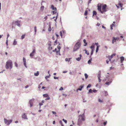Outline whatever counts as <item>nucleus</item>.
I'll use <instances>...</instances> for the list:
<instances>
[{
    "label": "nucleus",
    "instance_id": "13",
    "mask_svg": "<svg viewBox=\"0 0 126 126\" xmlns=\"http://www.w3.org/2000/svg\"><path fill=\"white\" fill-rule=\"evenodd\" d=\"M113 56H107L106 57L109 58V61L111 62V59L113 57Z\"/></svg>",
    "mask_w": 126,
    "mask_h": 126
},
{
    "label": "nucleus",
    "instance_id": "17",
    "mask_svg": "<svg viewBox=\"0 0 126 126\" xmlns=\"http://www.w3.org/2000/svg\"><path fill=\"white\" fill-rule=\"evenodd\" d=\"M116 39V38L113 37L112 38V43L113 44L114 42H115L116 40V39Z\"/></svg>",
    "mask_w": 126,
    "mask_h": 126
},
{
    "label": "nucleus",
    "instance_id": "58",
    "mask_svg": "<svg viewBox=\"0 0 126 126\" xmlns=\"http://www.w3.org/2000/svg\"><path fill=\"white\" fill-rule=\"evenodd\" d=\"M15 66H16V67H17L18 66V65H17V63H16L15 62Z\"/></svg>",
    "mask_w": 126,
    "mask_h": 126
},
{
    "label": "nucleus",
    "instance_id": "21",
    "mask_svg": "<svg viewBox=\"0 0 126 126\" xmlns=\"http://www.w3.org/2000/svg\"><path fill=\"white\" fill-rule=\"evenodd\" d=\"M4 121L5 123L7 125V124L8 122V120L5 118H4Z\"/></svg>",
    "mask_w": 126,
    "mask_h": 126
},
{
    "label": "nucleus",
    "instance_id": "2",
    "mask_svg": "<svg viewBox=\"0 0 126 126\" xmlns=\"http://www.w3.org/2000/svg\"><path fill=\"white\" fill-rule=\"evenodd\" d=\"M13 67V64L12 61L9 60L7 61L6 63L5 68L6 69H8L10 67V69L11 70Z\"/></svg>",
    "mask_w": 126,
    "mask_h": 126
},
{
    "label": "nucleus",
    "instance_id": "11",
    "mask_svg": "<svg viewBox=\"0 0 126 126\" xmlns=\"http://www.w3.org/2000/svg\"><path fill=\"white\" fill-rule=\"evenodd\" d=\"M29 103L30 105V107H31L33 105V100H30L29 101Z\"/></svg>",
    "mask_w": 126,
    "mask_h": 126
},
{
    "label": "nucleus",
    "instance_id": "14",
    "mask_svg": "<svg viewBox=\"0 0 126 126\" xmlns=\"http://www.w3.org/2000/svg\"><path fill=\"white\" fill-rule=\"evenodd\" d=\"M90 57L91 58L89 60L88 62V63L89 64H90L91 63V61L92 60V58H91V56H90Z\"/></svg>",
    "mask_w": 126,
    "mask_h": 126
},
{
    "label": "nucleus",
    "instance_id": "10",
    "mask_svg": "<svg viewBox=\"0 0 126 126\" xmlns=\"http://www.w3.org/2000/svg\"><path fill=\"white\" fill-rule=\"evenodd\" d=\"M84 86V84H83L81 86H80L79 88L77 89V90H79L81 91L82 90V89L83 88Z\"/></svg>",
    "mask_w": 126,
    "mask_h": 126
},
{
    "label": "nucleus",
    "instance_id": "56",
    "mask_svg": "<svg viewBox=\"0 0 126 126\" xmlns=\"http://www.w3.org/2000/svg\"><path fill=\"white\" fill-rule=\"evenodd\" d=\"M6 44L7 45H8V39H7V40H6Z\"/></svg>",
    "mask_w": 126,
    "mask_h": 126
},
{
    "label": "nucleus",
    "instance_id": "18",
    "mask_svg": "<svg viewBox=\"0 0 126 126\" xmlns=\"http://www.w3.org/2000/svg\"><path fill=\"white\" fill-rule=\"evenodd\" d=\"M12 121V119L10 120H8V122L7 124V125H9L11 123Z\"/></svg>",
    "mask_w": 126,
    "mask_h": 126
},
{
    "label": "nucleus",
    "instance_id": "50",
    "mask_svg": "<svg viewBox=\"0 0 126 126\" xmlns=\"http://www.w3.org/2000/svg\"><path fill=\"white\" fill-rule=\"evenodd\" d=\"M63 90V87H60V88L59 89V90L60 91H61V90Z\"/></svg>",
    "mask_w": 126,
    "mask_h": 126
},
{
    "label": "nucleus",
    "instance_id": "4",
    "mask_svg": "<svg viewBox=\"0 0 126 126\" xmlns=\"http://www.w3.org/2000/svg\"><path fill=\"white\" fill-rule=\"evenodd\" d=\"M20 21L18 20H17L15 22H13L12 23V24H15L17 26H18L20 27Z\"/></svg>",
    "mask_w": 126,
    "mask_h": 126
},
{
    "label": "nucleus",
    "instance_id": "31",
    "mask_svg": "<svg viewBox=\"0 0 126 126\" xmlns=\"http://www.w3.org/2000/svg\"><path fill=\"white\" fill-rule=\"evenodd\" d=\"M84 76L86 79H87L88 78V75L86 73H85L84 74Z\"/></svg>",
    "mask_w": 126,
    "mask_h": 126
},
{
    "label": "nucleus",
    "instance_id": "59",
    "mask_svg": "<svg viewBox=\"0 0 126 126\" xmlns=\"http://www.w3.org/2000/svg\"><path fill=\"white\" fill-rule=\"evenodd\" d=\"M99 11L102 14H103L104 12V11H102L101 10L100 11Z\"/></svg>",
    "mask_w": 126,
    "mask_h": 126
},
{
    "label": "nucleus",
    "instance_id": "62",
    "mask_svg": "<svg viewBox=\"0 0 126 126\" xmlns=\"http://www.w3.org/2000/svg\"><path fill=\"white\" fill-rule=\"evenodd\" d=\"M54 78L55 79H58V77H56L55 76H54Z\"/></svg>",
    "mask_w": 126,
    "mask_h": 126
},
{
    "label": "nucleus",
    "instance_id": "23",
    "mask_svg": "<svg viewBox=\"0 0 126 126\" xmlns=\"http://www.w3.org/2000/svg\"><path fill=\"white\" fill-rule=\"evenodd\" d=\"M35 49H33L32 52L29 55H33V54L35 52Z\"/></svg>",
    "mask_w": 126,
    "mask_h": 126
},
{
    "label": "nucleus",
    "instance_id": "48",
    "mask_svg": "<svg viewBox=\"0 0 126 126\" xmlns=\"http://www.w3.org/2000/svg\"><path fill=\"white\" fill-rule=\"evenodd\" d=\"M48 31H51V27H50V26L49 27V28H48Z\"/></svg>",
    "mask_w": 126,
    "mask_h": 126
},
{
    "label": "nucleus",
    "instance_id": "26",
    "mask_svg": "<svg viewBox=\"0 0 126 126\" xmlns=\"http://www.w3.org/2000/svg\"><path fill=\"white\" fill-rule=\"evenodd\" d=\"M93 90H92L91 89H90L89 90L88 93V94L89 93H93Z\"/></svg>",
    "mask_w": 126,
    "mask_h": 126
},
{
    "label": "nucleus",
    "instance_id": "5",
    "mask_svg": "<svg viewBox=\"0 0 126 126\" xmlns=\"http://www.w3.org/2000/svg\"><path fill=\"white\" fill-rule=\"evenodd\" d=\"M102 6V9L103 11H104V12H106L107 10L106 9V8L107 5L106 4H104Z\"/></svg>",
    "mask_w": 126,
    "mask_h": 126
},
{
    "label": "nucleus",
    "instance_id": "7",
    "mask_svg": "<svg viewBox=\"0 0 126 126\" xmlns=\"http://www.w3.org/2000/svg\"><path fill=\"white\" fill-rule=\"evenodd\" d=\"M112 81V79H110V80H109L108 81L106 82L105 83V84L109 85H110Z\"/></svg>",
    "mask_w": 126,
    "mask_h": 126
},
{
    "label": "nucleus",
    "instance_id": "8",
    "mask_svg": "<svg viewBox=\"0 0 126 126\" xmlns=\"http://www.w3.org/2000/svg\"><path fill=\"white\" fill-rule=\"evenodd\" d=\"M100 4H98L97 5V9L99 11H100L101 10V7L102 4H100V5H99Z\"/></svg>",
    "mask_w": 126,
    "mask_h": 126
},
{
    "label": "nucleus",
    "instance_id": "25",
    "mask_svg": "<svg viewBox=\"0 0 126 126\" xmlns=\"http://www.w3.org/2000/svg\"><path fill=\"white\" fill-rule=\"evenodd\" d=\"M97 77L98 78L101 77V71H99L98 72V74Z\"/></svg>",
    "mask_w": 126,
    "mask_h": 126
},
{
    "label": "nucleus",
    "instance_id": "22",
    "mask_svg": "<svg viewBox=\"0 0 126 126\" xmlns=\"http://www.w3.org/2000/svg\"><path fill=\"white\" fill-rule=\"evenodd\" d=\"M83 41L84 43L85 44L84 45V46H87V43L86 42V40L85 39H84Z\"/></svg>",
    "mask_w": 126,
    "mask_h": 126
},
{
    "label": "nucleus",
    "instance_id": "15",
    "mask_svg": "<svg viewBox=\"0 0 126 126\" xmlns=\"http://www.w3.org/2000/svg\"><path fill=\"white\" fill-rule=\"evenodd\" d=\"M94 44L93 43L92 45L90 47V48L92 50H94Z\"/></svg>",
    "mask_w": 126,
    "mask_h": 126
},
{
    "label": "nucleus",
    "instance_id": "33",
    "mask_svg": "<svg viewBox=\"0 0 126 126\" xmlns=\"http://www.w3.org/2000/svg\"><path fill=\"white\" fill-rule=\"evenodd\" d=\"M34 30L35 32V34H36L37 32L36 27V26H35L34 27Z\"/></svg>",
    "mask_w": 126,
    "mask_h": 126
},
{
    "label": "nucleus",
    "instance_id": "61",
    "mask_svg": "<svg viewBox=\"0 0 126 126\" xmlns=\"http://www.w3.org/2000/svg\"><path fill=\"white\" fill-rule=\"evenodd\" d=\"M98 101L100 102H102V101L100 99H98Z\"/></svg>",
    "mask_w": 126,
    "mask_h": 126
},
{
    "label": "nucleus",
    "instance_id": "12",
    "mask_svg": "<svg viewBox=\"0 0 126 126\" xmlns=\"http://www.w3.org/2000/svg\"><path fill=\"white\" fill-rule=\"evenodd\" d=\"M121 63H123V61L124 60V58L123 56H121L120 57Z\"/></svg>",
    "mask_w": 126,
    "mask_h": 126
},
{
    "label": "nucleus",
    "instance_id": "40",
    "mask_svg": "<svg viewBox=\"0 0 126 126\" xmlns=\"http://www.w3.org/2000/svg\"><path fill=\"white\" fill-rule=\"evenodd\" d=\"M98 50H99L98 47L97 46L96 47V52H98Z\"/></svg>",
    "mask_w": 126,
    "mask_h": 126
},
{
    "label": "nucleus",
    "instance_id": "24",
    "mask_svg": "<svg viewBox=\"0 0 126 126\" xmlns=\"http://www.w3.org/2000/svg\"><path fill=\"white\" fill-rule=\"evenodd\" d=\"M17 42L16 41V39H14L13 43V45H16L17 44Z\"/></svg>",
    "mask_w": 126,
    "mask_h": 126
},
{
    "label": "nucleus",
    "instance_id": "49",
    "mask_svg": "<svg viewBox=\"0 0 126 126\" xmlns=\"http://www.w3.org/2000/svg\"><path fill=\"white\" fill-rule=\"evenodd\" d=\"M94 51V50H92L91 52V55H92L93 54Z\"/></svg>",
    "mask_w": 126,
    "mask_h": 126
},
{
    "label": "nucleus",
    "instance_id": "36",
    "mask_svg": "<svg viewBox=\"0 0 126 126\" xmlns=\"http://www.w3.org/2000/svg\"><path fill=\"white\" fill-rule=\"evenodd\" d=\"M34 56H30L31 58H33L35 59H36V58H37V57H34Z\"/></svg>",
    "mask_w": 126,
    "mask_h": 126
},
{
    "label": "nucleus",
    "instance_id": "53",
    "mask_svg": "<svg viewBox=\"0 0 126 126\" xmlns=\"http://www.w3.org/2000/svg\"><path fill=\"white\" fill-rule=\"evenodd\" d=\"M60 36L62 37L63 35H62V32L61 31L60 32Z\"/></svg>",
    "mask_w": 126,
    "mask_h": 126
},
{
    "label": "nucleus",
    "instance_id": "6",
    "mask_svg": "<svg viewBox=\"0 0 126 126\" xmlns=\"http://www.w3.org/2000/svg\"><path fill=\"white\" fill-rule=\"evenodd\" d=\"M22 118L25 119H26L27 120L28 119V118L27 117V115L25 113H23V114H22Z\"/></svg>",
    "mask_w": 126,
    "mask_h": 126
},
{
    "label": "nucleus",
    "instance_id": "16",
    "mask_svg": "<svg viewBox=\"0 0 126 126\" xmlns=\"http://www.w3.org/2000/svg\"><path fill=\"white\" fill-rule=\"evenodd\" d=\"M51 8L53 10H55L56 11L57 10V8L56 7H54L53 5H51Z\"/></svg>",
    "mask_w": 126,
    "mask_h": 126
},
{
    "label": "nucleus",
    "instance_id": "27",
    "mask_svg": "<svg viewBox=\"0 0 126 126\" xmlns=\"http://www.w3.org/2000/svg\"><path fill=\"white\" fill-rule=\"evenodd\" d=\"M50 75L49 74V76H46L45 77V78L47 81H48V80L47 79V78H50Z\"/></svg>",
    "mask_w": 126,
    "mask_h": 126
},
{
    "label": "nucleus",
    "instance_id": "32",
    "mask_svg": "<svg viewBox=\"0 0 126 126\" xmlns=\"http://www.w3.org/2000/svg\"><path fill=\"white\" fill-rule=\"evenodd\" d=\"M118 5H119L120 6V7H122L123 4H122L120 2H119V3H118Z\"/></svg>",
    "mask_w": 126,
    "mask_h": 126
},
{
    "label": "nucleus",
    "instance_id": "35",
    "mask_svg": "<svg viewBox=\"0 0 126 126\" xmlns=\"http://www.w3.org/2000/svg\"><path fill=\"white\" fill-rule=\"evenodd\" d=\"M91 86V84H89L87 87V88H90Z\"/></svg>",
    "mask_w": 126,
    "mask_h": 126
},
{
    "label": "nucleus",
    "instance_id": "38",
    "mask_svg": "<svg viewBox=\"0 0 126 126\" xmlns=\"http://www.w3.org/2000/svg\"><path fill=\"white\" fill-rule=\"evenodd\" d=\"M57 44V39H56L54 42V45L55 46Z\"/></svg>",
    "mask_w": 126,
    "mask_h": 126
},
{
    "label": "nucleus",
    "instance_id": "42",
    "mask_svg": "<svg viewBox=\"0 0 126 126\" xmlns=\"http://www.w3.org/2000/svg\"><path fill=\"white\" fill-rule=\"evenodd\" d=\"M44 8V6H42L40 8V9L41 10H43Z\"/></svg>",
    "mask_w": 126,
    "mask_h": 126
},
{
    "label": "nucleus",
    "instance_id": "46",
    "mask_svg": "<svg viewBox=\"0 0 126 126\" xmlns=\"http://www.w3.org/2000/svg\"><path fill=\"white\" fill-rule=\"evenodd\" d=\"M95 45L97 46L98 47L100 46H99L98 45V43H95Z\"/></svg>",
    "mask_w": 126,
    "mask_h": 126
},
{
    "label": "nucleus",
    "instance_id": "9",
    "mask_svg": "<svg viewBox=\"0 0 126 126\" xmlns=\"http://www.w3.org/2000/svg\"><path fill=\"white\" fill-rule=\"evenodd\" d=\"M23 61L24 63V65L27 68V66L26 65V59L24 57H23Z\"/></svg>",
    "mask_w": 126,
    "mask_h": 126
},
{
    "label": "nucleus",
    "instance_id": "37",
    "mask_svg": "<svg viewBox=\"0 0 126 126\" xmlns=\"http://www.w3.org/2000/svg\"><path fill=\"white\" fill-rule=\"evenodd\" d=\"M88 14V11L87 10H85V12L84 13V15H86Z\"/></svg>",
    "mask_w": 126,
    "mask_h": 126
},
{
    "label": "nucleus",
    "instance_id": "28",
    "mask_svg": "<svg viewBox=\"0 0 126 126\" xmlns=\"http://www.w3.org/2000/svg\"><path fill=\"white\" fill-rule=\"evenodd\" d=\"M39 72L38 71H37L36 73H34V75L35 76H38L39 75Z\"/></svg>",
    "mask_w": 126,
    "mask_h": 126
},
{
    "label": "nucleus",
    "instance_id": "1",
    "mask_svg": "<svg viewBox=\"0 0 126 126\" xmlns=\"http://www.w3.org/2000/svg\"><path fill=\"white\" fill-rule=\"evenodd\" d=\"M85 119L84 118V113L82 115H80L79 116V119L78 120L77 125L79 126L81 125L82 121H84Z\"/></svg>",
    "mask_w": 126,
    "mask_h": 126
},
{
    "label": "nucleus",
    "instance_id": "41",
    "mask_svg": "<svg viewBox=\"0 0 126 126\" xmlns=\"http://www.w3.org/2000/svg\"><path fill=\"white\" fill-rule=\"evenodd\" d=\"M104 93H105V95L106 96L107 95H108V92L107 91H105Z\"/></svg>",
    "mask_w": 126,
    "mask_h": 126
},
{
    "label": "nucleus",
    "instance_id": "47",
    "mask_svg": "<svg viewBox=\"0 0 126 126\" xmlns=\"http://www.w3.org/2000/svg\"><path fill=\"white\" fill-rule=\"evenodd\" d=\"M52 12L53 15H54V14H56L57 13L56 11H52Z\"/></svg>",
    "mask_w": 126,
    "mask_h": 126
},
{
    "label": "nucleus",
    "instance_id": "39",
    "mask_svg": "<svg viewBox=\"0 0 126 126\" xmlns=\"http://www.w3.org/2000/svg\"><path fill=\"white\" fill-rule=\"evenodd\" d=\"M43 96L45 97H47L48 96V95L47 94H43Z\"/></svg>",
    "mask_w": 126,
    "mask_h": 126
},
{
    "label": "nucleus",
    "instance_id": "34",
    "mask_svg": "<svg viewBox=\"0 0 126 126\" xmlns=\"http://www.w3.org/2000/svg\"><path fill=\"white\" fill-rule=\"evenodd\" d=\"M25 34H23L21 36V39H23L25 37Z\"/></svg>",
    "mask_w": 126,
    "mask_h": 126
},
{
    "label": "nucleus",
    "instance_id": "19",
    "mask_svg": "<svg viewBox=\"0 0 126 126\" xmlns=\"http://www.w3.org/2000/svg\"><path fill=\"white\" fill-rule=\"evenodd\" d=\"M82 56H79L80 57H78V58H76V60L78 61H79L81 59V57Z\"/></svg>",
    "mask_w": 126,
    "mask_h": 126
},
{
    "label": "nucleus",
    "instance_id": "52",
    "mask_svg": "<svg viewBox=\"0 0 126 126\" xmlns=\"http://www.w3.org/2000/svg\"><path fill=\"white\" fill-rule=\"evenodd\" d=\"M39 105H40V108L41 106L43 105V103L41 102L40 103H39Z\"/></svg>",
    "mask_w": 126,
    "mask_h": 126
},
{
    "label": "nucleus",
    "instance_id": "54",
    "mask_svg": "<svg viewBox=\"0 0 126 126\" xmlns=\"http://www.w3.org/2000/svg\"><path fill=\"white\" fill-rule=\"evenodd\" d=\"M52 113L54 114H55L56 113V112H55L54 111H52Z\"/></svg>",
    "mask_w": 126,
    "mask_h": 126
},
{
    "label": "nucleus",
    "instance_id": "51",
    "mask_svg": "<svg viewBox=\"0 0 126 126\" xmlns=\"http://www.w3.org/2000/svg\"><path fill=\"white\" fill-rule=\"evenodd\" d=\"M57 48L59 49V51H60V50L61 48L60 46H57Z\"/></svg>",
    "mask_w": 126,
    "mask_h": 126
},
{
    "label": "nucleus",
    "instance_id": "64",
    "mask_svg": "<svg viewBox=\"0 0 126 126\" xmlns=\"http://www.w3.org/2000/svg\"><path fill=\"white\" fill-rule=\"evenodd\" d=\"M62 95H63V96H64L65 97H66L67 96V94H62Z\"/></svg>",
    "mask_w": 126,
    "mask_h": 126
},
{
    "label": "nucleus",
    "instance_id": "63",
    "mask_svg": "<svg viewBox=\"0 0 126 126\" xmlns=\"http://www.w3.org/2000/svg\"><path fill=\"white\" fill-rule=\"evenodd\" d=\"M92 0H89L88 2V4L90 3L91 2V1H92Z\"/></svg>",
    "mask_w": 126,
    "mask_h": 126
},
{
    "label": "nucleus",
    "instance_id": "30",
    "mask_svg": "<svg viewBox=\"0 0 126 126\" xmlns=\"http://www.w3.org/2000/svg\"><path fill=\"white\" fill-rule=\"evenodd\" d=\"M97 14V13L95 11H94L93 12V16H94V15H96Z\"/></svg>",
    "mask_w": 126,
    "mask_h": 126
},
{
    "label": "nucleus",
    "instance_id": "29",
    "mask_svg": "<svg viewBox=\"0 0 126 126\" xmlns=\"http://www.w3.org/2000/svg\"><path fill=\"white\" fill-rule=\"evenodd\" d=\"M71 59V58H66L65 59V61L66 62H69L70 60Z\"/></svg>",
    "mask_w": 126,
    "mask_h": 126
},
{
    "label": "nucleus",
    "instance_id": "45",
    "mask_svg": "<svg viewBox=\"0 0 126 126\" xmlns=\"http://www.w3.org/2000/svg\"><path fill=\"white\" fill-rule=\"evenodd\" d=\"M57 48H55L54 50H53V52H56L57 53L58 51H57Z\"/></svg>",
    "mask_w": 126,
    "mask_h": 126
},
{
    "label": "nucleus",
    "instance_id": "20",
    "mask_svg": "<svg viewBox=\"0 0 126 126\" xmlns=\"http://www.w3.org/2000/svg\"><path fill=\"white\" fill-rule=\"evenodd\" d=\"M85 51V53L86 54H87V55H88L89 54V53L88 51L86 49H84L83 50V51Z\"/></svg>",
    "mask_w": 126,
    "mask_h": 126
},
{
    "label": "nucleus",
    "instance_id": "60",
    "mask_svg": "<svg viewBox=\"0 0 126 126\" xmlns=\"http://www.w3.org/2000/svg\"><path fill=\"white\" fill-rule=\"evenodd\" d=\"M59 123H60V124L61 125L62 124H63V123H62V121L61 120H60L59 121Z\"/></svg>",
    "mask_w": 126,
    "mask_h": 126
},
{
    "label": "nucleus",
    "instance_id": "57",
    "mask_svg": "<svg viewBox=\"0 0 126 126\" xmlns=\"http://www.w3.org/2000/svg\"><path fill=\"white\" fill-rule=\"evenodd\" d=\"M98 81L99 82H100L101 81V79H100V78H98Z\"/></svg>",
    "mask_w": 126,
    "mask_h": 126
},
{
    "label": "nucleus",
    "instance_id": "44",
    "mask_svg": "<svg viewBox=\"0 0 126 126\" xmlns=\"http://www.w3.org/2000/svg\"><path fill=\"white\" fill-rule=\"evenodd\" d=\"M97 91V90H96L95 89H94L93 90V92H94V93H96Z\"/></svg>",
    "mask_w": 126,
    "mask_h": 126
},
{
    "label": "nucleus",
    "instance_id": "3",
    "mask_svg": "<svg viewBox=\"0 0 126 126\" xmlns=\"http://www.w3.org/2000/svg\"><path fill=\"white\" fill-rule=\"evenodd\" d=\"M81 46V43H80L78 42L76 43V44L75 45V46L74 49H73V51H77L78 49Z\"/></svg>",
    "mask_w": 126,
    "mask_h": 126
},
{
    "label": "nucleus",
    "instance_id": "43",
    "mask_svg": "<svg viewBox=\"0 0 126 126\" xmlns=\"http://www.w3.org/2000/svg\"><path fill=\"white\" fill-rule=\"evenodd\" d=\"M107 123V121H106L103 122V124H104V126H105L106 125Z\"/></svg>",
    "mask_w": 126,
    "mask_h": 126
},
{
    "label": "nucleus",
    "instance_id": "55",
    "mask_svg": "<svg viewBox=\"0 0 126 126\" xmlns=\"http://www.w3.org/2000/svg\"><path fill=\"white\" fill-rule=\"evenodd\" d=\"M50 97L49 96H47V97L45 99L46 100H48L50 99Z\"/></svg>",
    "mask_w": 126,
    "mask_h": 126
}]
</instances>
